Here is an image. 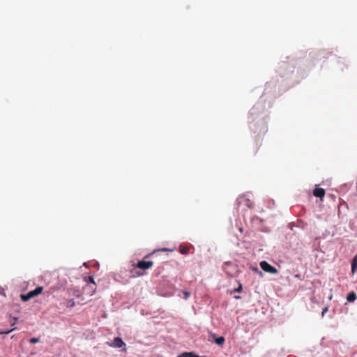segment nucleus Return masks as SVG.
I'll return each instance as SVG.
<instances>
[{
	"label": "nucleus",
	"mask_w": 357,
	"mask_h": 357,
	"mask_svg": "<svg viewBox=\"0 0 357 357\" xmlns=\"http://www.w3.org/2000/svg\"><path fill=\"white\" fill-rule=\"evenodd\" d=\"M260 267L264 271H265L266 273H272V274H276L278 273V271L276 268L271 266L266 261H262L260 262Z\"/></svg>",
	"instance_id": "1"
},
{
	"label": "nucleus",
	"mask_w": 357,
	"mask_h": 357,
	"mask_svg": "<svg viewBox=\"0 0 357 357\" xmlns=\"http://www.w3.org/2000/svg\"><path fill=\"white\" fill-rule=\"evenodd\" d=\"M153 265V262L152 261H139L137 264L135 265L136 268H138L142 270H146L151 268Z\"/></svg>",
	"instance_id": "2"
},
{
	"label": "nucleus",
	"mask_w": 357,
	"mask_h": 357,
	"mask_svg": "<svg viewBox=\"0 0 357 357\" xmlns=\"http://www.w3.org/2000/svg\"><path fill=\"white\" fill-rule=\"evenodd\" d=\"M109 345L111 347L114 348H121L122 347L126 346V344L124 343L121 338L117 337L114 339L112 342L109 343Z\"/></svg>",
	"instance_id": "3"
},
{
	"label": "nucleus",
	"mask_w": 357,
	"mask_h": 357,
	"mask_svg": "<svg viewBox=\"0 0 357 357\" xmlns=\"http://www.w3.org/2000/svg\"><path fill=\"white\" fill-rule=\"evenodd\" d=\"M313 195L322 199L325 195V190L321 188H316L313 190Z\"/></svg>",
	"instance_id": "4"
},
{
	"label": "nucleus",
	"mask_w": 357,
	"mask_h": 357,
	"mask_svg": "<svg viewBox=\"0 0 357 357\" xmlns=\"http://www.w3.org/2000/svg\"><path fill=\"white\" fill-rule=\"evenodd\" d=\"M43 287H38L34 290L29 291L32 298L40 294L43 292Z\"/></svg>",
	"instance_id": "5"
},
{
	"label": "nucleus",
	"mask_w": 357,
	"mask_h": 357,
	"mask_svg": "<svg viewBox=\"0 0 357 357\" xmlns=\"http://www.w3.org/2000/svg\"><path fill=\"white\" fill-rule=\"evenodd\" d=\"M213 337L214 338L215 342L218 345H222L225 343V339L223 336H220L216 337L215 334H212Z\"/></svg>",
	"instance_id": "6"
},
{
	"label": "nucleus",
	"mask_w": 357,
	"mask_h": 357,
	"mask_svg": "<svg viewBox=\"0 0 357 357\" xmlns=\"http://www.w3.org/2000/svg\"><path fill=\"white\" fill-rule=\"evenodd\" d=\"M177 357H206V356H199L193 352H183L179 354Z\"/></svg>",
	"instance_id": "7"
},
{
	"label": "nucleus",
	"mask_w": 357,
	"mask_h": 357,
	"mask_svg": "<svg viewBox=\"0 0 357 357\" xmlns=\"http://www.w3.org/2000/svg\"><path fill=\"white\" fill-rule=\"evenodd\" d=\"M356 268H357V254L354 257V259L352 260V263H351V272H352L353 275L354 274Z\"/></svg>",
	"instance_id": "8"
},
{
	"label": "nucleus",
	"mask_w": 357,
	"mask_h": 357,
	"mask_svg": "<svg viewBox=\"0 0 357 357\" xmlns=\"http://www.w3.org/2000/svg\"><path fill=\"white\" fill-rule=\"evenodd\" d=\"M347 299L349 302H353L356 299V295L354 291L347 294Z\"/></svg>",
	"instance_id": "9"
},
{
	"label": "nucleus",
	"mask_w": 357,
	"mask_h": 357,
	"mask_svg": "<svg viewBox=\"0 0 357 357\" xmlns=\"http://www.w3.org/2000/svg\"><path fill=\"white\" fill-rule=\"evenodd\" d=\"M20 298L24 302H26V301H29L31 298H32V296H31L30 292H29L26 294H21Z\"/></svg>",
	"instance_id": "10"
},
{
	"label": "nucleus",
	"mask_w": 357,
	"mask_h": 357,
	"mask_svg": "<svg viewBox=\"0 0 357 357\" xmlns=\"http://www.w3.org/2000/svg\"><path fill=\"white\" fill-rule=\"evenodd\" d=\"M190 251V249L188 247H181L180 248V252L183 255H187Z\"/></svg>",
	"instance_id": "11"
},
{
	"label": "nucleus",
	"mask_w": 357,
	"mask_h": 357,
	"mask_svg": "<svg viewBox=\"0 0 357 357\" xmlns=\"http://www.w3.org/2000/svg\"><path fill=\"white\" fill-rule=\"evenodd\" d=\"M11 319L12 321H10V326H13L14 328V326H15L16 324V321L17 320V317H11Z\"/></svg>",
	"instance_id": "12"
},
{
	"label": "nucleus",
	"mask_w": 357,
	"mask_h": 357,
	"mask_svg": "<svg viewBox=\"0 0 357 357\" xmlns=\"http://www.w3.org/2000/svg\"><path fill=\"white\" fill-rule=\"evenodd\" d=\"M40 341V339L38 337H32L29 340V342L31 344L37 343Z\"/></svg>",
	"instance_id": "13"
},
{
	"label": "nucleus",
	"mask_w": 357,
	"mask_h": 357,
	"mask_svg": "<svg viewBox=\"0 0 357 357\" xmlns=\"http://www.w3.org/2000/svg\"><path fill=\"white\" fill-rule=\"evenodd\" d=\"M183 297L185 299H187L190 297V292L187 291H183Z\"/></svg>",
	"instance_id": "14"
},
{
	"label": "nucleus",
	"mask_w": 357,
	"mask_h": 357,
	"mask_svg": "<svg viewBox=\"0 0 357 357\" xmlns=\"http://www.w3.org/2000/svg\"><path fill=\"white\" fill-rule=\"evenodd\" d=\"M15 329H16V328H15V327H14V328H12V329H10V330H8V331H3V334H6V335H7V334H9L10 333H11L12 331H14V330H15Z\"/></svg>",
	"instance_id": "15"
},
{
	"label": "nucleus",
	"mask_w": 357,
	"mask_h": 357,
	"mask_svg": "<svg viewBox=\"0 0 357 357\" xmlns=\"http://www.w3.org/2000/svg\"><path fill=\"white\" fill-rule=\"evenodd\" d=\"M241 290H242V285H241V284H239L238 287L235 289V291L236 292H240V291H241Z\"/></svg>",
	"instance_id": "16"
},
{
	"label": "nucleus",
	"mask_w": 357,
	"mask_h": 357,
	"mask_svg": "<svg viewBox=\"0 0 357 357\" xmlns=\"http://www.w3.org/2000/svg\"><path fill=\"white\" fill-rule=\"evenodd\" d=\"M135 275H136L137 276L139 277V276L143 275V273H142V272H140V271H136V272H135Z\"/></svg>",
	"instance_id": "17"
},
{
	"label": "nucleus",
	"mask_w": 357,
	"mask_h": 357,
	"mask_svg": "<svg viewBox=\"0 0 357 357\" xmlns=\"http://www.w3.org/2000/svg\"><path fill=\"white\" fill-rule=\"evenodd\" d=\"M89 280L91 282H92L93 284H95L94 280L92 277H89Z\"/></svg>",
	"instance_id": "18"
},
{
	"label": "nucleus",
	"mask_w": 357,
	"mask_h": 357,
	"mask_svg": "<svg viewBox=\"0 0 357 357\" xmlns=\"http://www.w3.org/2000/svg\"><path fill=\"white\" fill-rule=\"evenodd\" d=\"M70 307H73V306H74V305H75V302H74V301H73V300H70Z\"/></svg>",
	"instance_id": "19"
},
{
	"label": "nucleus",
	"mask_w": 357,
	"mask_h": 357,
	"mask_svg": "<svg viewBox=\"0 0 357 357\" xmlns=\"http://www.w3.org/2000/svg\"><path fill=\"white\" fill-rule=\"evenodd\" d=\"M327 310H328V308H327V307H326V308H324V309L323 310V311H322V316H324V313H325Z\"/></svg>",
	"instance_id": "20"
},
{
	"label": "nucleus",
	"mask_w": 357,
	"mask_h": 357,
	"mask_svg": "<svg viewBox=\"0 0 357 357\" xmlns=\"http://www.w3.org/2000/svg\"><path fill=\"white\" fill-rule=\"evenodd\" d=\"M247 206H248L249 208H251V207H252V205L250 204V203H248V204H247Z\"/></svg>",
	"instance_id": "21"
},
{
	"label": "nucleus",
	"mask_w": 357,
	"mask_h": 357,
	"mask_svg": "<svg viewBox=\"0 0 357 357\" xmlns=\"http://www.w3.org/2000/svg\"><path fill=\"white\" fill-rule=\"evenodd\" d=\"M0 335H3V331L0 330Z\"/></svg>",
	"instance_id": "22"
},
{
	"label": "nucleus",
	"mask_w": 357,
	"mask_h": 357,
	"mask_svg": "<svg viewBox=\"0 0 357 357\" xmlns=\"http://www.w3.org/2000/svg\"><path fill=\"white\" fill-rule=\"evenodd\" d=\"M295 277L299 278V275L297 274V275H295Z\"/></svg>",
	"instance_id": "23"
}]
</instances>
